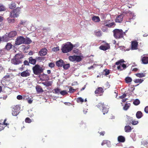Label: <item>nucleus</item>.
I'll list each match as a JSON object with an SVG mask.
<instances>
[{"label":"nucleus","mask_w":148,"mask_h":148,"mask_svg":"<svg viewBox=\"0 0 148 148\" xmlns=\"http://www.w3.org/2000/svg\"><path fill=\"white\" fill-rule=\"evenodd\" d=\"M127 30L125 32L123 31L121 29H115L113 31L114 37L116 39H119L123 38V36L125 35V33Z\"/></svg>","instance_id":"obj_1"},{"label":"nucleus","mask_w":148,"mask_h":148,"mask_svg":"<svg viewBox=\"0 0 148 148\" xmlns=\"http://www.w3.org/2000/svg\"><path fill=\"white\" fill-rule=\"evenodd\" d=\"M24 56L21 53H17L15 56L11 60V62L14 65H17L22 63L21 59Z\"/></svg>","instance_id":"obj_2"},{"label":"nucleus","mask_w":148,"mask_h":148,"mask_svg":"<svg viewBox=\"0 0 148 148\" xmlns=\"http://www.w3.org/2000/svg\"><path fill=\"white\" fill-rule=\"evenodd\" d=\"M74 46L70 42H68L63 44L62 48V51L64 53H69L71 51Z\"/></svg>","instance_id":"obj_3"},{"label":"nucleus","mask_w":148,"mask_h":148,"mask_svg":"<svg viewBox=\"0 0 148 148\" xmlns=\"http://www.w3.org/2000/svg\"><path fill=\"white\" fill-rule=\"evenodd\" d=\"M125 62V61L123 60H120L115 63V64L118 65L117 69L119 71H123L125 70L126 68L125 64H123Z\"/></svg>","instance_id":"obj_4"},{"label":"nucleus","mask_w":148,"mask_h":148,"mask_svg":"<svg viewBox=\"0 0 148 148\" xmlns=\"http://www.w3.org/2000/svg\"><path fill=\"white\" fill-rule=\"evenodd\" d=\"M32 71L34 74L38 75L43 72V69L39 65L36 64L32 67Z\"/></svg>","instance_id":"obj_5"},{"label":"nucleus","mask_w":148,"mask_h":148,"mask_svg":"<svg viewBox=\"0 0 148 148\" xmlns=\"http://www.w3.org/2000/svg\"><path fill=\"white\" fill-rule=\"evenodd\" d=\"M97 107L99 108L102 109V112H103V114H105L108 112V110L107 108V106L104 104L103 103L100 102L98 103Z\"/></svg>","instance_id":"obj_6"},{"label":"nucleus","mask_w":148,"mask_h":148,"mask_svg":"<svg viewBox=\"0 0 148 148\" xmlns=\"http://www.w3.org/2000/svg\"><path fill=\"white\" fill-rule=\"evenodd\" d=\"M21 9L20 8L17 7L15 9L12 10L10 12V16L11 18L18 17L20 13Z\"/></svg>","instance_id":"obj_7"},{"label":"nucleus","mask_w":148,"mask_h":148,"mask_svg":"<svg viewBox=\"0 0 148 148\" xmlns=\"http://www.w3.org/2000/svg\"><path fill=\"white\" fill-rule=\"evenodd\" d=\"M20 111V107L18 105L14 106L12 109V114L14 116H16Z\"/></svg>","instance_id":"obj_8"},{"label":"nucleus","mask_w":148,"mask_h":148,"mask_svg":"<svg viewBox=\"0 0 148 148\" xmlns=\"http://www.w3.org/2000/svg\"><path fill=\"white\" fill-rule=\"evenodd\" d=\"M25 38L23 36H19L16 38L15 40V45H19L21 44H23L24 42L25 39Z\"/></svg>","instance_id":"obj_9"},{"label":"nucleus","mask_w":148,"mask_h":148,"mask_svg":"<svg viewBox=\"0 0 148 148\" xmlns=\"http://www.w3.org/2000/svg\"><path fill=\"white\" fill-rule=\"evenodd\" d=\"M138 42L134 40L131 41L130 49L131 50H136L138 49Z\"/></svg>","instance_id":"obj_10"},{"label":"nucleus","mask_w":148,"mask_h":148,"mask_svg":"<svg viewBox=\"0 0 148 148\" xmlns=\"http://www.w3.org/2000/svg\"><path fill=\"white\" fill-rule=\"evenodd\" d=\"M141 61L142 64H148V56L146 55H143L141 57Z\"/></svg>","instance_id":"obj_11"},{"label":"nucleus","mask_w":148,"mask_h":148,"mask_svg":"<svg viewBox=\"0 0 148 148\" xmlns=\"http://www.w3.org/2000/svg\"><path fill=\"white\" fill-rule=\"evenodd\" d=\"M47 50L46 48H44L40 49L39 51L38 54L41 56H45L47 53Z\"/></svg>","instance_id":"obj_12"},{"label":"nucleus","mask_w":148,"mask_h":148,"mask_svg":"<svg viewBox=\"0 0 148 148\" xmlns=\"http://www.w3.org/2000/svg\"><path fill=\"white\" fill-rule=\"evenodd\" d=\"M30 73V71L26 70L24 71L21 73V76L23 77H28L29 76Z\"/></svg>","instance_id":"obj_13"},{"label":"nucleus","mask_w":148,"mask_h":148,"mask_svg":"<svg viewBox=\"0 0 148 148\" xmlns=\"http://www.w3.org/2000/svg\"><path fill=\"white\" fill-rule=\"evenodd\" d=\"M110 21V20H107L106 21H105L103 22V24L105 25V26H108V27H111L113 25H114V22H111L110 23L109 22Z\"/></svg>","instance_id":"obj_14"},{"label":"nucleus","mask_w":148,"mask_h":148,"mask_svg":"<svg viewBox=\"0 0 148 148\" xmlns=\"http://www.w3.org/2000/svg\"><path fill=\"white\" fill-rule=\"evenodd\" d=\"M110 48V46L108 44L106 43V46L101 45L99 47V49L101 50L106 51Z\"/></svg>","instance_id":"obj_15"},{"label":"nucleus","mask_w":148,"mask_h":148,"mask_svg":"<svg viewBox=\"0 0 148 148\" xmlns=\"http://www.w3.org/2000/svg\"><path fill=\"white\" fill-rule=\"evenodd\" d=\"M66 64L64 63L63 61L62 60H59L56 62V66L58 67H62V66L65 64Z\"/></svg>","instance_id":"obj_16"},{"label":"nucleus","mask_w":148,"mask_h":148,"mask_svg":"<svg viewBox=\"0 0 148 148\" xmlns=\"http://www.w3.org/2000/svg\"><path fill=\"white\" fill-rule=\"evenodd\" d=\"M16 32L15 31H12L8 34V35H5L4 36H7L10 38H13L16 36Z\"/></svg>","instance_id":"obj_17"},{"label":"nucleus","mask_w":148,"mask_h":148,"mask_svg":"<svg viewBox=\"0 0 148 148\" xmlns=\"http://www.w3.org/2000/svg\"><path fill=\"white\" fill-rule=\"evenodd\" d=\"M103 92V88L101 87H99L97 88L95 91V93L96 94H99Z\"/></svg>","instance_id":"obj_18"},{"label":"nucleus","mask_w":148,"mask_h":148,"mask_svg":"<svg viewBox=\"0 0 148 148\" xmlns=\"http://www.w3.org/2000/svg\"><path fill=\"white\" fill-rule=\"evenodd\" d=\"M6 120L5 119L4 120V121L2 123H0V131L3 130L4 129V125L7 126L8 125V124L5 122Z\"/></svg>","instance_id":"obj_19"},{"label":"nucleus","mask_w":148,"mask_h":148,"mask_svg":"<svg viewBox=\"0 0 148 148\" xmlns=\"http://www.w3.org/2000/svg\"><path fill=\"white\" fill-rule=\"evenodd\" d=\"M125 138L123 136H120L118 137V141L119 143H123L125 142Z\"/></svg>","instance_id":"obj_20"},{"label":"nucleus","mask_w":148,"mask_h":148,"mask_svg":"<svg viewBox=\"0 0 148 148\" xmlns=\"http://www.w3.org/2000/svg\"><path fill=\"white\" fill-rule=\"evenodd\" d=\"M36 90L37 93H42L44 91L40 86L39 85H37L36 86Z\"/></svg>","instance_id":"obj_21"},{"label":"nucleus","mask_w":148,"mask_h":148,"mask_svg":"<svg viewBox=\"0 0 148 148\" xmlns=\"http://www.w3.org/2000/svg\"><path fill=\"white\" fill-rule=\"evenodd\" d=\"M125 132L126 133L130 132H131V127L129 125H125L124 127Z\"/></svg>","instance_id":"obj_22"},{"label":"nucleus","mask_w":148,"mask_h":148,"mask_svg":"<svg viewBox=\"0 0 148 148\" xmlns=\"http://www.w3.org/2000/svg\"><path fill=\"white\" fill-rule=\"evenodd\" d=\"M16 4L14 2H12L11 3L9 4V7L11 9H13L16 7Z\"/></svg>","instance_id":"obj_23"},{"label":"nucleus","mask_w":148,"mask_h":148,"mask_svg":"<svg viewBox=\"0 0 148 148\" xmlns=\"http://www.w3.org/2000/svg\"><path fill=\"white\" fill-rule=\"evenodd\" d=\"M29 62L31 64H34L36 62V60L33 59L32 57H31L29 58Z\"/></svg>","instance_id":"obj_24"},{"label":"nucleus","mask_w":148,"mask_h":148,"mask_svg":"<svg viewBox=\"0 0 148 148\" xmlns=\"http://www.w3.org/2000/svg\"><path fill=\"white\" fill-rule=\"evenodd\" d=\"M12 47V45L10 43H8L5 46V49L7 51L9 50Z\"/></svg>","instance_id":"obj_25"},{"label":"nucleus","mask_w":148,"mask_h":148,"mask_svg":"<svg viewBox=\"0 0 148 148\" xmlns=\"http://www.w3.org/2000/svg\"><path fill=\"white\" fill-rule=\"evenodd\" d=\"M1 38H3V41L5 42L8 41L10 40V38H10L6 35H3Z\"/></svg>","instance_id":"obj_26"},{"label":"nucleus","mask_w":148,"mask_h":148,"mask_svg":"<svg viewBox=\"0 0 148 148\" xmlns=\"http://www.w3.org/2000/svg\"><path fill=\"white\" fill-rule=\"evenodd\" d=\"M135 75L139 78H141L145 76V74L144 73H136L135 74Z\"/></svg>","instance_id":"obj_27"},{"label":"nucleus","mask_w":148,"mask_h":148,"mask_svg":"<svg viewBox=\"0 0 148 148\" xmlns=\"http://www.w3.org/2000/svg\"><path fill=\"white\" fill-rule=\"evenodd\" d=\"M143 116V114L140 111H138L136 113V117L138 119H140Z\"/></svg>","instance_id":"obj_28"},{"label":"nucleus","mask_w":148,"mask_h":148,"mask_svg":"<svg viewBox=\"0 0 148 148\" xmlns=\"http://www.w3.org/2000/svg\"><path fill=\"white\" fill-rule=\"evenodd\" d=\"M42 84L44 85V86L49 87L51 86V84H52V82L50 81H48L45 82H42Z\"/></svg>","instance_id":"obj_29"},{"label":"nucleus","mask_w":148,"mask_h":148,"mask_svg":"<svg viewBox=\"0 0 148 148\" xmlns=\"http://www.w3.org/2000/svg\"><path fill=\"white\" fill-rule=\"evenodd\" d=\"M125 83H131L132 81V79L131 78L129 77H125Z\"/></svg>","instance_id":"obj_30"},{"label":"nucleus","mask_w":148,"mask_h":148,"mask_svg":"<svg viewBox=\"0 0 148 148\" xmlns=\"http://www.w3.org/2000/svg\"><path fill=\"white\" fill-rule=\"evenodd\" d=\"M43 77V79H42V81H45V80H47L49 79V76L47 74L43 73L42 75Z\"/></svg>","instance_id":"obj_31"},{"label":"nucleus","mask_w":148,"mask_h":148,"mask_svg":"<svg viewBox=\"0 0 148 148\" xmlns=\"http://www.w3.org/2000/svg\"><path fill=\"white\" fill-rule=\"evenodd\" d=\"M94 33H95V36H97L100 37L102 36L101 32L100 31V30H98L97 31L95 32Z\"/></svg>","instance_id":"obj_32"},{"label":"nucleus","mask_w":148,"mask_h":148,"mask_svg":"<svg viewBox=\"0 0 148 148\" xmlns=\"http://www.w3.org/2000/svg\"><path fill=\"white\" fill-rule=\"evenodd\" d=\"M32 41L29 38H27L26 39H25V41L24 43L23 44H25L27 45H28L30 44Z\"/></svg>","instance_id":"obj_33"},{"label":"nucleus","mask_w":148,"mask_h":148,"mask_svg":"<svg viewBox=\"0 0 148 148\" xmlns=\"http://www.w3.org/2000/svg\"><path fill=\"white\" fill-rule=\"evenodd\" d=\"M143 80L140 79H135L134 80V82L135 83L141 84L143 82Z\"/></svg>","instance_id":"obj_34"},{"label":"nucleus","mask_w":148,"mask_h":148,"mask_svg":"<svg viewBox=\"0 0 148 148\" xmlns=\"http://www.w3.org/2000/svg\"><path fill=\"white\" fill-rule=\"evenodd\" d=\"M110 73L109 71L107 69L104 70L103 71V72H102V74L104 75H108Z\"/></svg>","instance_id":"obj_35"},{"label":"nucleus","mask_w":148,"mask_h":148,"mask_svg":"<svg viewBox=\"0 0 148 148\" xmlns=\"http://www.w3.org/2000/svg\"><path fill=\"white\" fill-rule=\"evenodd\" d=\"M130 103H126L125 105L123 107V110H127L130 107Z\"/></svg>","instance_id":"obj_36"},{"label":"nucleus","mask_w":148,"mask_h":148,"mask_svg":"<svg viewBox=\"0 0 148 148\" xmlns=\"http://www.w3.org/2000/svg\"><path fill=\"white\" fill-rule=\"evenodd\" d=\"M75 61L77 62H79L82 60V58L80 56H76L75 58Z\"/></svg>","instance_id":"obj_37"},{"label":"nucleus","mask_w":148,"mask_h":148,"mask_svg":"<svg viewBox=\"0 0 148 148\" xmlns=\"http://www.w3.org/2000/svg\"><path fill=\"white\" fill-rule=\"evenodd\" d=\"M76 56H70L69 57V59L71 62L75 61V57Z\"/></svg>","instance_id":"obj_38"},{"label":"nucleus","mask_w":148,"mask_h":148,"mask_svg":"<svg viewBox=\"0 0 148 148\" xmlns=\"http://www.w3.org/2000/svg\"><path fill=\"white\" fill-rule=\"evenodd\" d=\"M62 66H63V68L64 69V70H67L69 68L70 64H66L62 65Z\"/></svg>","instance_id":"obj_39"},{"label":"nucleus","mask_w":148,"mask_h":148,"mask_svg":"<svg viewBox=\"0 0 148 148\" xmlns=\"http://www.w3.org/2000/svg\"><path fill=\"white\" fill-rule=\"evenodd\" d=\"M140 104V101L138 99H136L134 101L133 104L135 106H137Z\"/></svg>","instance_id":"obj_40"},{"label":"nucleus","mask_w":148,"mask_h":148,"mask_svg":"<svg viewBox=\"0 0 148 148\" xmlns=\"http://www.w3.org/2000/svg\"><path fill=\"white\" fill-rule=\"evenodd\" d=\"M26 21H21L20 23L18 24V26H19V27H21L22 25L24 26L25 25H26Z\"/></svg>","instance_id":"obj_41"},{"label":"nucleus","mask_w":148,"mask_h":148,"mask_svg":"<svg viewBox=\"0 0 148 148\" xmlns=\"http://www.w3.org/2000/svg\"><path fill=\"white\" fill-rule=\"evenodd\" d=\"M5 7L3 5L0 4V11H5Z\"/></svg>","instance_id":"obj_42"},{"label":"nucleus","mask_w":148,"mask_h":148,"mask_svg":"<svg viewBox=\"0 0 148 148\" xmlns=\"http://www.w3.org/2000/svg\"><path fill=\"white\" fill-rule=\"evenodd\" d=\"M84 102V99L81 97L77 98V103H83Z\"/></svg>","instance_id":"obj_43"},{"label":"nucleus","mask_w":148,"mask_h":148,"mask_svg":"<svg viewBox=\"0 0 148 148\" xmlns=\"http://www.w3.org/2000/svg\"><path fill=\"white\" fill-rule=\"evenodd\" d=\"M53 92L56 94L59 93L61 92L60 89L58 88H56L53 90Z\"/></svg>","instance_id":"obj_44"},{"label":"nucleus","mask_w":148,"mask_h":148,"mask_svg":"<svg viewBox=\"0 0 148 148\" xmlns=\"http://www.w3.org/2000/svg\"><path fill=\"white\" fill-rule=\"evenodd\" d=\"M109 141L108 140H103L101 143V145L103 146L104 145L107 144L109 143Z\"/></svg>","instance_id":"obj_45"},{"label":"nucleus","mask_w":148,"mask_h":148,"mask_svg":"<svg viewBox=\"0 0 148 148\" xmlns=\"http://www.w3.org/2000/svg\"><path fill=\"white\" fill-rule=\"evenodd\" d=\"M75 91V90L72 87H69V92L72 93L74 92Z\"/></svg>","instance_id":"obj_46"},{"label":"nucleus","mask_w":148,"mask_h":148,"mask_svg":"<svg viewBox=\"0 0 148 148\" xmlns=\"http://www.w3.org/2000/svg\"><path fill=\"white\" fill-rule=\"evenodd\" d=\"M25 122L27 123H30L31 122V119L28 117L26 118L25 120Z\"/></svg>","instance_id":"obj_47"},{"label":"nucleus","mask_w":148,"mask_h":148,"mask_svg":"<svg viewBox=\"0 0 148 148\" xmlns=\"http://www.w3.org/2000/svg\"><path fill=\"white\" fill-rule=\"evenodd\" d=\"M59 93H60V94L61 95H64L67 94V92H66V90L61 91Z\"/></svg>","instance_id":"obj_48"},{"label":"nucleus","mask_w":148,"mask_h":148,"mask_svg":"<svg viewBox=\"0 0 148 148\" xmlns=\"http://www.w3.org/2000/svg\"><path fill=\"white\" fill-rule=\"evenodd\" d=\"M55 66V64L53 62H50L49 64V66L51 68H53Z\"/></svg>","instance_id":"obj_49"},{"label":"nucleus","mask_w":148,"mask_h":148,"mask_svg":"<svg viewBox=\"0 0 148 148\" xmlns=\"http://www.w3.org/2000/svg\"><path fill=\"white\" fill-rule=\"evenodd\" d=\"M5 52V49H0V54L2 55H4Z\"/></svg>","instance_id":"obj_50"},{"label":"nucleus","mask_w":148,"mask_h":148,"mask_svg":"<svg viewBox=\"0 0 148 148\" xmlns=\"http://www.w3.org/2000/svg\"><path fill=\"white\" fill-rule=\"evenodd\" d=\"M138 121H137L135 120L132 121V122H131V123H132V124L134 125H136L138 124Z\"/></svg>","instance_id":"obj_51"},{"label":"nucleus","mask_w":148,"mask_h":148,"mask_svg":"<svg viewBox=\"0 0 148 148\" xmlns=\"http://www.w3.org/2000/svg\"><path fill=\"white\" fill-rule=\"evenodd\" d=\"M29 96L27 95H25L23 96V100H26L29 99Z\"/></svg>","instance_id":"obj_52"},{"label":"nucleus","mask_w":148,"mask_h":148,"mask_svg":"<svg viewBox=\"0 0 148 148\" xmlns=\"http://www.w3.org/2000/svg\"><path fill=\"white\" fill-rule=\"evenodd\" d=\"M123 18V14H120V15L117 16H116V18L117 19V18Z\"/></svg>","instance_id":"obj_53"},{"label":"nucleus","mask_w":148,"mask_h":148,"mask_svg":"<svg viewBox=\"0 0 148 148\" xmlns=\"http://www.w3.org/2000/svg\"><path fill=\"white\" fill-rule=\"evenodd\" d=\"M10 77V75H8L4 76V77H3V78H4V79L7 80V79H9Z\"/></svg>","instance_id":"obj_54"},{"label":"nucleus","mask_w":148,"mask_h":148,"mask_svg":"<svg viewBox=\"0 0 148 148\" xmlns=\"http://www.w3.org/2000/svg\"><path fill=\"white\" fill-rule=\"evenodd\" d=\"M22 96L21 95H19L17 96V99L18 100H22Z\"/></svg>","instance_id":"obj_55"},{"label":"nucleus","mask_w":148,"mask_h":148,"mask_svg":"<svg viewBox=\"0 0 148 148\" xmlns=\"http://www.w3.org/2000/svg\"><path fill=\"white\" fill-rule=\"evenodd\" d=\"M122 22V19H115V22L121 23Z\"/></svg>","instance_id":"obj_56"},{"label":"nucleus","mask_w":148,"mask_h":148,"mask_svg":"<svg viewBox=\"0 0 148 148\" xmlns=\"http://www.w3.org/2000/svg\"><path fill=\"white\" fill-rule=\"evenodd\" d=\"M126 96V95L125 94H123V95L119 96V98L122 99H123V98H124Z\"/></svg>","instance_id":"obj_57"},{"label":"nucleus","mask_w":148,"mask_h":148,"mask_svg":"<svg viewBox=\"0 0 148 148\" xmlns=\"http://www.w3.org/2000/svg\"><path fill=\"white\" fill-rule=\"evenodd\" d=\"M79 51L77 49H73V52L74 53H75L77 54L78 53Z\"/></svg>","instance_id":"obj_58"},{"label":"nucleus","mask_w":148,"mask_h":148,"mask_svg":"<svg viewBox=\"0 0 148 148\" xmlns=\"http://www.w3.org/2000/svg\"><path fill=\"white\" fill-rule=\"evenodd\" d=\"M29 62H28L27 61L25 60L24 61V62H23V64H24V65H29Z\"/></svg>","instance_id":"obj_59"},{"label":"nucleus","mask_w":148,"mask_h":148,"mask_svg":"<svg viewBox=\"0 0 148 148\" xmlns=\"http://www.w3.org/2000/svg\"><path fill=\"white\" fill-rule=\"evenodd\" d=\"M14 22V19H9L8 20V22L9 23H13Z\"/></svg>","instance_id":"obj_60"},{"label":"nucleus","mask_w":148,"mask_h":148,"mask_svg":"<svg viewBox=\"0 0 148 148\" xmlns=\"http://www.w3.org/2000/svg\"><path fill=\"white\" fill-rule=\"evenodd\" d=\"M145 112L147 114H148V106H147L145 108Z\"/></svg>","instance_id":"obj_61"},{"label":"nucleus","mask_w":148,"mask_h":148,"mask_svg":"<svg viewBox=\"0 0 148 148\" xmlns=\"http://www.w3.org/2000/svg\"><path fill=\"white\" fill-rule=\"evenodd\" d=\"M99 134H100V135H101L102 136H104V135L105 134V131H102L101 132H99Z\"/></svg>","instance_id":"obj_62"},{"label":"nucleus","mask_w":148,"mask_h":148,"mask_svg":"<svg viewBox=\"0 0 148 148\" xmlns=\"http://www.w3.org/2000/svg\"><path fill=\"white\" fill-rule=\"evenodd\" d=\"M27 100V101H28V103L29 104H31L32 103V100L31 98L30 99Z\"/></svg>","instance_id":"obj_63"},{"label":"nucleus","mask_w":148,"mask_h":148,"mask_svg":"<svg viewBox=\"0 0 148 148\" xmlns=\"http://www.w3.org/2000/svg\"><path fill=\"white\" fill-rule=\"evenodd\" d=\"M92 20L95 22H98L100 21V19H92Z\"/></svg>","instance_id":"obj_64"}]
</instances>
